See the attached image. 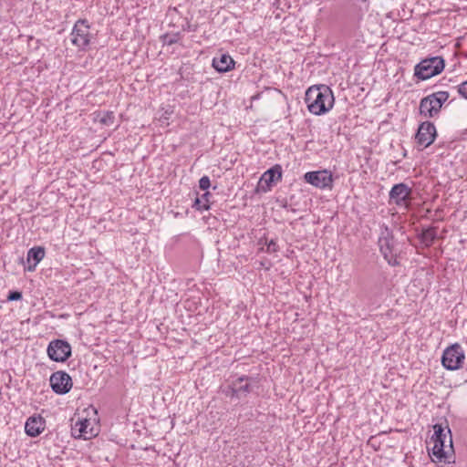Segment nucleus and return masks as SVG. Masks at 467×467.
<instances>
[{"label": "nucleus", "mask_w": 467, "mask_h": 467, "mask_svg": "<svg viewBox=\"0 0 467 467\" xmlns=\"http://www.w3.org/2000/svg\"><path fill=\"white\" fill-rule=\"evenodd\" d=\"M434 433L431 437L433 447L431 454L436 461L444 463L454 462V450L452 436L448 423H436L433 425Z\"/></svg>", "instance_id": "1"}, {"label": "nucleus", "mask_w": 467, "mask_h": 467, "mask_svg": "<svg viewBox=\"0 0 467 467\" xmlns=\"http://www.w3.org/2000/svg\"><path fill=\"white\" fill-rule=\"evenodd\" d=\"M305 101L312 114L320 116L333 108L335 99L328 86L314 85L306 89Z\"/></svg>", "instance_id": "2"}, {"label": "nucleus", "mask_w": 467, "mask_h": 467, "mask_svg": "<svg viewBox=\"0 0 467 467\" xmlns=\"http://www.w3.org/2000/svg\"><path fill=\"white\" fill-rule=\"evenodd\" d=\"M445 67V61L441 57H431L422 59L414 67V76L420 80H427L439 75Z\"/></svg>", "instance_id": "3"}, {"label": "nucleus", "mask_w": 467, "mask_h": 467, "mask_svg": "<svg viewBox=\"0 0 467 467\" xmlns=\"http://www.w3.org/2000/svg\"><path fill=\"white\" fill-rule=\"evenodd\" d=\"M449 97V92L438 91L421 99L420 102V115L425 118H433L440 112L443 103L447 101Z\"/></svg>", "instance_id": "4"}, {"label": "nucleus", "mask_w": 467, "mask_h": 467, "mask_svg": "<svg viewBox=\"0 0 467 467\" xmlns=\"http://www.w3.org/2000/svg\"><path fill=\"white\" fill-rule=\"evenodd\" d=\"M465 360V352L459 343L447 347L441 356V364L447 370L460 369Z\"/></svg>", "instance_id": "5"}, {"label": "nucleus", "mask_w": 467, "mask_h": 467, "mask_svg": "<svg viewBox=\"0 0 467 467\" xmlns=\"http://www.w3.org/2000/svg\"><path fill=\"white\" fill-rule=\"evenodd\" d=\"M71 42L81 50H85L90 43L91 35L89 33V25L86 19H78L71 32Z\"/></svg>", "instance_id": "6"}, {"label": "nucleus", "mask_w": 467, "mask_h": 467, "mask_svg": "<svg viewBox=\"0 0 467 467\" xmlns=\"http://www.w3.org/2000/svg\"><path fill=\"white\" fill-rule=\"evenodd\" d=\"M48 358L56 362H65L72 353L70 344L63 339L51 340L47 348Z\"/></svg>", "instance_id": "7"}, {"label": "nucleus", "mask_w": 467, "mask_h": 467, "mask_svg": "<svg viewBox=\"0 0 467 467\" xmlns=\"http://www.w3.org/2000/svg\"><path fill=\"white\" fill-rule=\"evenodd\" d=\"M412 189L404 182L394 184L389 191V202L398 206L408 208L411 201Z\"/></svg>", "instance_id": "8"}, {"label": "nucleus", "mask_w": 467, "mask_h": 467, "mask_svg": "<svg viewBox=\"0 0 467 467\" xmlns=\"http://www.w3.org/2000/svg\"><path fill=\"white\" fill-rule=\"evenodd\" d=\"M437 131L434 124L431 121H423L420 124L415 134L416 143L425 149L435 140Z\"/></svg>", "instance_id": "9"}, {"label": "nucleus", "mask_w": 467, "mask_h": 467, "mask_svg": "<svg viewBox=\"0 0 467 467\" xmlns=\"http://www.w3.org/2000/svg\"><path fill=\"white\" fill-rule=\"evenodd\" d=\"M305 181L319 189H331L333 185L332 173L327 170L308 171L304 175Z\"/></svg>", "instance_id": "10"}, {"label": "nucleus", "mask_w": 467, "mask_h": 467, "mask_svg": "<svg viewBox=\"0 0 467 467\" xmlns=\"http://www.w3.org/2000/svg\"><path fill=\"white\" fill-rule=\"evenodd\" d=\"M49 382L52 390L59 395L68 393L73 385L71 377L63 370L54 372L50 376Z\"/></svg>", "instance_id": "11"}, {"label": "nucleus", "mask_w": 467, "mask_h": 467, "mask_svg": "<svg viewBox=\"0 0 467 467\" xmlns=\"http://www.w3.org/2000/svg\"><path fill=\"white\" fill-rule=\"evenodd\" d=\"M282 180V167L275 164L263 173L260 178L258 187L262 192H266L271 190L273 184Z\"/></svg>", "instance_id": "12"}, {"label": "nucleus", "mask_w": 467, "mask_h": 467, "mask_svg": "<svg viewBox=\"0 0 467 467\" xmlns=\"http://www.w3.org/2000/svg\"><path fill=\"white\" fill-rule=\"evenodd\" d=\"M396 241L394 239L392 232L389 227L385 226L381 229L380 235L379 238V251L383 256H388L394 253Z\"/></svg>", "instance_id": "13"}, {"label": "nucleus", "mask_w": 467, "mask_h": 467, "mask_svg": "<svg viewBox=\"0 0 467 467\" xmlns=\"http://www.w3.org/2000/svg\"><path fill=\"white\" fill-rule=\"evenodd\" d=\"M46 427V420L40 415L29 417L25 424V431L30 437H37Z\"/></svg>", "instance_id": "14"}, {"label": "nucleus", "mask_w": 467, "mask_h": 467, "mask_svg": "<svg viewBox=\"0 0 467 467\" xmlns=\"http://www.w3.org/2000/svg\"><path fill=\"white\" fill-rule=\"evenodd\" d=\"M213 67L220 73H225L234 67L235 62L228 54H222L219 57H213Z\"/></svg>", "instance_id": "15"}, {"label": "nucleus", "mask_w": 467, "mask_h": 467, "mask_svg": "<svg viewBox=\"0 0 467 467\" xmlns=\"http://www.w3.org/2000/svg\"><path fill=\"white\" fill-rule=\"evenodd\" d=\"M45 256V249L41 246H35L28 250L27 252V270L32 272L36 269L37 264L44 258Z\"/></svg>", "instance_id": "16"}, {"label": "nucleus", "mask_w": 467, "mask_h": 467, "mask_svg": "<svg viewBox=\"0 0 467 467\" xmlns=\"http://www.w3.org/2000/svg\"><path fill=\"white\" fill-rule=\"evenodd\" d=\"M88 425L89 422L88 420H78L72 427V435L75 438L88 439L91 436V433L87 430Z\"/></svg>", "instance_id": "17"}, {"label": "nucleus", "mask_w": 467, "mask_h": 467, "mask_svg": "<svg viewBox=\"0 0 467 467\" xmlns=\"http://www.w3.org/2000/svg\"><path fill=\"white\" fill-rule=\"evenodd\" d=\"M419 238L420 243L425 247H430L433 244L434 241L437 238V231L435 227H429L423 229L421 233L419 234Z\"/></svg>", "instance_id": "18"}, {"label": "nucleus", "mask_w": 467, "mask_h": 467, "mask_svg": "<svg viewBox=\"0 0 467 467\" xmlns=\"http://www.w3.org/2000/svg\"><path fill=\"white\" fill-rule=\"evenodd\" d=\"M211 193L206 192L201 197H197L194 201L193 207L198 211H206L210 209L209 198Z\"/></svg>", "instance_id": "19"}, {"label": "nucleus", "mask_w": 467, "mask_h": 467, "mask_svg": "<svg viewBox=\"0 0 467 467\" xmlns=\"http://www.w3.org/2000/svg\"><path fill=\"white\" fill-rule=\"evenodd\" d=\"M251 379H252L250 377L245 376V375H243V376L237 378L236 380H234L233 382V384L231 386H229L228 390L226 391V395L231 396L232 398H234V397L239 398V393L237 391V389H238L237 385L241 384L244 381H248Z\"/></svg>", "instance_id": "20"}, {"label": "nucleus", "mask_w": 467, "mask_h": 467, "mask_svg": "<svg viewBox=\"0 0 467 467\" xmlns=\"http://www.w3.org/2000/svg\"><path fill=\"white\" fill-rule=\"evenodd\" d=\"M161 40L163 45L171 46L179 42L180 33H175L173 35L164 34L161 36Z\"/></svg>", "instance_id": "21"}, {"label": "nucleus", "mask_w": 467, "mask_h": 467, "mask_svg": "<svg viewBox=\"0 0 467 467\" xmlns=\"http://www.w3.org/2000/svg\"><path fill=\"white\" fill-rule=\"evenodd\" d=\"M114 114L113 112H106L103 114V116L100 118L99 122L104 125H111L114 122Z\"/></svg>", "instance_id": "22"}, {"label": "nucleus", "mask_w": 467, "mask_h": 467, "mask_svg": "<svg viewBox=\"0 0 467 467\" xmlns=\"http://www.w3.org/2000/svg\"><path fill=\"white\" fill-rule=\"evenodd\" d=\"M237 391L239 393V398L242 396H246L248 393L251 392V385L249 383H246L244 385L239 386L237 385Z\"/></svg>", "instance_id": "23"}, {"label": "nucleus", "mask_w": 467, "mask_h": 467, "mask_svg": "<svg viewBox=\"0 0 467 467\" xmlns=\"http://www.w3.org/2000/svg\"><path fill=\"white\" fill-rule=\"evenodd\" d=\"M210 186H211V182H210V179L208 176H202L199 180V187L201 190H202V191L208 190Z\"/></svg>", "instance_id": "24"}, {"label": "nucleus", "mask_w": 467, "mask_h": 467, "mask_svg": "<svg viewBox=\"0 0 467 467\" xmlns=\"http://www.w3.org/2000/svg\"><path fill=\"white\" fill-rule=\"evenodd\" d=\"M266 252L267 253H275L278 251V245L275 240L272 239L269 242H266Z\"/></svg>", "instance_id": "25"}, {"label": "nucleus", "mask_w": 467, "mask_h": 467, "mask_svg": "<svg viewBox=\"0 0 467 467\" xmlns=\"http://www.w3.org/2000/svg\"><path fill=\"white\" fill-rule=\"evenodd\" d=\"M22 299V293L20 291H10L7 296L8 301H17Z\"/></svg>", "instance_id": "26"}, {"label": "nucleus", "mask_w": 467, "mask_h": 467, "mask_svg": "<svg viewBox=\"0 0 467 467\" xmlns=\"http://www.w3.org/2000/svg\"><path fill=\"white\" fill-rule=\"evenodd\" d=\"M459 94L467 99V81L462 82L458 86Z\"/></svg>", "instance_id": "27"}, {"label": "nucleus", "mask_w": 467, "mask_h": 467, "mask_svg": "<svg viewBox=\"0 0 467 467\" xmlns=\"http://www.w3.org/2000/svg\"><path fill=\"white\" fill-rule=\"evenodd\" d=\"M383 257H384L385 260H387V262L390 265L395 266V265H398L400 264L399 261L396 258L395 253L390 254L389 256L388 255V256H383Z\"/></svg>", "instance_id": "28"}]
</instances>
